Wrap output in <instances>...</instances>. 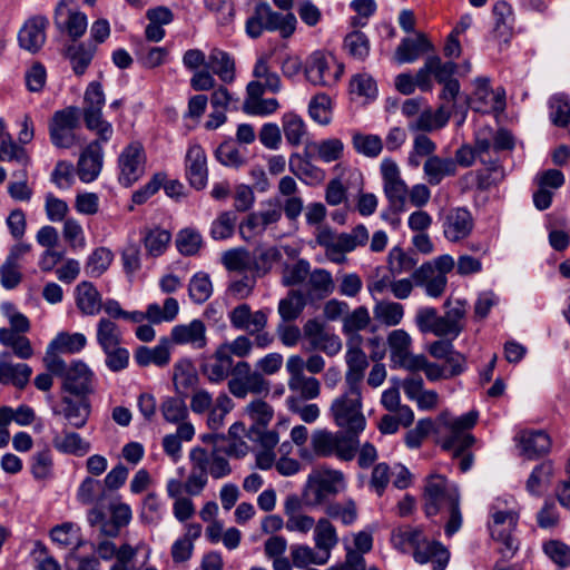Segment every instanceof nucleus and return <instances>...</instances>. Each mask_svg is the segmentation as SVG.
<instances>
[{
	"mask_svg": "<svg viewBox=\"0 0 570 570\" xmlns=\"http://www.w3.org/2000/svg\"><path fill=\"white\" fill-rule=\"evenodd\" d=\"M248 429L243 422H235L225 434L224 446H216L208 452L206 449L196 446L189 452V462H193V475L189 480L188 489L193 493H197L208 483V475L218 480L228 476L232 468L228 460L222 455L242 459L246 456L250 448L245 441L247 439Z\"/></svg>",
	"mask_w": 570,
	"mask_h": 570,
	"instance_id": "1",
	"label": "nucleus"
},
{
	"mask_svg": "<svg viewBox=\"0 0 570 570\" xmlns=\"http://www.w3.org/2000/svg\"><path fill=\"white\" fill-rule=\"evenodd\" d=\"M200 373L212 384H219L232 375L227 386L232 395L237 399H245L248 394L267 395L269 382L258 371H253L246 361L234 362L219 345L215 352L202 360Z\"/></svg>",
	"mask_w": 570,
	"mask_h": 570,
	"instance_id": "2",
	"label": "nucleus"
},
{
	"mask_svg": "<svg viewBox=\"0 0 570 570\" xmlns=\"http://www.w3.org/2000/svg\"><path fill=\"white\" fill-rule=\"evenodd\" d=\"M423 499L428 517L436 515L442 509H448L449 520L445 524L448 535L454 534L461 528L460 493L455 484L450 483L443 475L432 474L426 478Z\"/></svg>",
	"mask_w": 570,
	"mask_h": 570,
	"instance_id": "3",
	"label": "nucleus"
},
{
	"mask_svg": "<svg viewBox=\"0 0 570 570\" xmlns=\"http://www.w3.org/2000/svg\"><path fill=\"white\" fill-rule=\"evenodd\" d=\"M43 363L47 371L62 380V395L89 396L94 392V372L85 362L67 364L57 353L47 351Z\"/></svg>",
	"mask_w": 570,
	"mask_h": 570,
	"instance_id": "4",
	"label": "nucleus"
},
{
	"mask_svg": "<svg viewBox=\"0 0 570 570\" xmlns=\"http://www.w3.org/2000/svg\"><path fill=\"white\" fill-rule=\"evenodd\" d=\"M330 413L338 428L358 439L366 426L361 389L346 386L344 393L333 400Z\"/></svg>",
	"mask_w": 570,
	"mask_h": 570,
	"instance_id": "5",
	"label": "nucleus"
},
{
	"mask_svg": "<svg viewBox=\"0 0 570 570\" xmlns=\"http://www.w3.org/2000/svg\"><path fill=\"white\" fill-rule=\"evenodd\" d=\"M346 488L343 472L321 468L313 470L302 489L301 498L305 500L306 508H317L330 502L328 498L337 495Z\"/></svg>",
	"mask_w": 570,
	"mask_h": 570,
	"instance_id": "6",
	"label": "nucleus"
},
{
	"mask_svg": "<svg viewBox=\"0 0 570 570\" xmlns=\"http://www.w3.org/2000/svg\"><path fill=\"white\" fill-rule=\"evenodd\" d=\"M490 515L491 537L500 543L499 552L502 558L510 559L519 549L518 541L512 535L519 521V512L514 507H509L505 500L497 499L491 505Z\"/></svg>",
	"mask_w": 570,
	"mask_h": 570,
	"instance_id": "7",
	"label": "nucleus"
},
{
	"mask_svg": "<svg viewBox=\"0 0 570 570\" xmlns=\"http://www.w3.org/2000/svg\"><path fill=\"white\" fill-rule=\"evenodd\" d=\"M368 238V230L362 224L355 226L350 233L341 234L330 227H322L316 235L317 244L325 249L327 258L336 264L345 263V254L366 245Z\"/></svg>",
	"mask_w": 570,
	"mask_h": 570,
	"instance_id": "8",
	"label": "nucleus"
},
{
	"mask_svg": "<svg viewBox=\"0 0 570 570\" xmlns=\"http://www.w3.org/2000/svg\"><path fill=\"white\" fill-rule=\"evenodd\" d=\"M296 17L292 12H276L267 2L258 3L246 21L247 35L256 39L264 31H278L283 38L291 37L296 29Z\"/></svg>",
	"mask_w": 570,
	"mask_h": 570,
	"instance_id": "9",
	"label": "nucleus"
},
{
	"mask_svg": "<svg viewBox=\"0 0 570 570\" xmlns=\"http://www.w3.org/2000/svg\"><path fill=\"white\" fill-rule=\"evenodd\" d=\"M311 446L320 458L335 456L341 461H352L357 451L358 439L345 431L331 432L320 429L313 432Z\"/></svg>",
	"mask_w": 570,
	"mask_h": 570,
	"instance_id": "10",
	"label": "nucleus"
},
{
	"mask_svg": "<svg viewBox=\"0 0 570 570\" xmlns=\"http://www.w3.org/2000/svg\"><path fill=\"white\" fill-rule=\"evenodd\" d=\"M105 102L101 83L91 81L83 96V120L86 127L99 136L101 140H110L114 129L111 124L102 118Z\"/></svg>",
	"mask_w": 570,
	"mask_h": 570,
	"instance_id": "11",
	"label": "nucleus"
},
{
	"mask_svg": "<svg viewBox=\"0 0 570 570\" xmlns=\"http://www.w3.org/2000/svg\"><path fill=\"white\" fill-rule=\"evenodd\" d=\"M343 66L333 57H326L321 51L313 52L305 62V77L314 86L332 87L343 73Z\"/></svg>",
	"mask_w": 570,
	"mask_h": 570,
	"instance_id": "12",
	"label": "nucleus"
},
{
	"mask_svg": "<svg viewBox=\"0 0 570 570\" xmlns=\"http://www.w3.org/2000/svg\"><path fill=\"white\" fill-rule=\"evenodd\" d=\"M479 413L470 411L459 417L445 422L450 434L443 440V449L453 451L454 456L463 454L474 443V436L466 432L473 428L478 421Z\"/></svg>",
	"mask_w": 570,
	"mask_h": 570,
	"instance_id": "13",
	"label": "nucleus"
},
{
	"mask_svg": "<svg viewBox=\"0 0 570 570\" xmlns=\"http://www.w3.org/2000/svg\"><path fill=\"white\" fill-rule=\"evenodd\" d=\"M146 155L140 142L134 141L126 146L118 157V181L130 187L145 174Z\"/></svg>",
	"mask_w": 570,
	"mask_h": 570,
	"instance_id": "14",
	"label": "nucleus"
},
{
	"mask_svg": "<svg viewBox=\"0 0 570 570\" xmlns=\"http://www.w3.org/2000/svg\"><path fill=\"white\" fill-rule=\"evenodd\" d=\"M303 334L307 341V345L304 347L306 352L321 351L333 357L342 351L343 344L340 336L327 332L324 325L315 318L306 321Z\"/></svg>",
	"mask_w": 570,
	"mask_h": 570,
	"instance_id": "15",
	"label": "nucleus"
},
{
	"mask_svg": "<svg viewBox=\"0 0 570 570\" xmlns=\"http://www.w3.org/2000/svg\"><path fill=\"white\" fill-rule=\"evenodd\" d=\"M380 168L386 198L392 207L402 209L407 197L409 188L401 177L397 164L392 158H384Z\"/></svg>",
	"mask_w": 570,
	"mask_h": 570,
	"instance_id": "16",
	"label": "nucleus"
},
{
	"mask_svg": "<svg viewBox=\"0 0 570 570\" xmlns=\"http://www.w3.org/2000/svg\"><path fill=\"white\" fill-rule=\"evenodd\" d=\"M458 65L453 61L443 62L439 56H429L423 67L416 72V83L422 91H431L433 83L431 76L439 83H444L453 78L456 72Z\"/></svg>",
	"mask_w": 570,
	"mask_h": 570,
	"instance_id": "17",
	"label": "nucleus"
},
{
	"mask_svg": "<svg viewBox=\"0 0 570 570\" xmlns=\"http://www.w3.org/2000/svg\"><path fill=\"white\" fill-rule=\"evenodd\" d=\"M441 220L443 235L451 243H459L469 237L474 226L471 213L463 207L450 208Z\"/></svg>",
	"mask_w": 570,
	"mask_h": 570,
	"instance_id": "18",
	"label": "nucleus"
},
{
	"mask_svg": "<svg viewBox=\"0 0 570 570\" xmlns=\"http://www.w3.org/2000/svg\"><path fill=\"white\" fill-rule=\"evenodd\" d=\"M268 207L259 212L250 213L240 224L239 233L244 239H250L261 235L265 229L279 222L282 208L277 203H267Z\"/></svg>",
	"mask_w": 570,
	"mask_h": 570,
	"instance_id": "19",
	"label": "nucleus"
},
{
	"mask_svg": "<svg viewBox=\"0 0 570 570\" xmlns=\"http://www.w3.org/2000/svg\"><path fill=\"white\" fill-rule=\"evenodd\" d=\"M92 140L80 154L77 163V175L83 183H91L99 176L104 164V149L99 136Z\"/></svg>",
	"mask_w": 570,
	"mask_h": 570,
	"instance_id": "20",
	"label": "nucleus"
},
{
	"mask_svg": "<svg viewBox=\"0 0 570 570\" xmlns=\"http://www.w3.org/2000/svg\"><path fill=\"white\" fill-rule=\"evenodd\" d=\"M306 502L295 493L284 500L285 528L289 532L308 533L315 525V519L303 512Z\"/></svg>",
	"mask_w": 570,
	"mask_h": 570,
	"instance_id": "21",
	"label": "nucleus"
},
{
	"mask_svg": "<svg viewBox=\"0 0 570 570\" xmlns=\"http://www.w3.org/2000/svg\"><path fill=\"white\" fill-rule=\"evenodd\" d=\"M362 337L355 335L347 342L346 364L347 371L345 373V385L352 387H360L362 385L364 373L368 366L366 354L360 347Z\"/></svg>",
	"mask_w": 570,
	"mask_h": 570,
	"instance_id": "22",
	"label": "nucleus"
},
{
	"mask_svg": "<svg viewBox=\"0 0 570 570\" xmlns=\"http://www.w3.org/2000/svg\"><path fill=\"white\" fill-rule=\"evenodd\" d=\"M71 0H60L55 10V24L66 31L75 41L83 36L87 30L88 21L85 13L72 11L68 4Z\"/></svg>",
	"mask_w": 570,
	"mask_h": 570,
	"instance_id": "23",
	"label": "nucleus"
},
{
	"mask_svg": "<svg viewBox=\"0 0 570 570\" xmlns=\"http://www.w3.org/2000/svg\"><path fill=\"white\" fill-rule=\"evenodd\" d=\"M61 409L53 410L55 414L62 415L75 429L83 428L91 413L89 396L61 395Z\"/></svg>",
	"mask_w": 570,
	"mask_h": 570,
	"instance_id": "24",
	"label": "nucleus"
},
{
	"mask_svg": "<svg viewBox=\"0 0 570 570\" xmlns=\"http://www.w3.org/2000/svg\"><path fill=\"white\" fill-rule=\"evenodd\" d=\"M49 21L46 17H32L24 22L18 33L19 46L30 53L38 52L46 42V28Z\"/></svg>",
	"mask_w": 570,
	"mask_h": 570,
	"instance_id": "25",
	"label": "nucleus"
},
{
	"mask_svg": "<svg viewBox=\"0 0 570 570\" xmlns=\"http://www.w3.org/2000/svg\"><path fill=\"white\" fill-rule=\"evenodd\" d=\"M229 322L235 330L246 331L254 335L255 332H261L267 325L266 312L259 309L252 312L248 304H240L229 312Z\"/></svg>",
	"mask_w": 570,
	"mask_h": 570,
	"instance_id": "26",
	"label": "nucleus"
},
{
	"mask_svg": "<svg viewBox=\"0 0 570 570\" xmlns=\"http://www.w3.org/2000/svg\"><path fill=\"white\" fill-rule=\"evenodd\" d=\"M412 278L416 286L423 287L425 294L430 297H440L446 288L448 277L441 275L434 265L430 263L422 264L412 273Z\"/></svg>",
	"mask_w": 570,
	"mask_h": 570,
	"instance_id": "27",
	"label": "nucleus"
},
{
	"mask_svg": "<svg viewBox=\"0 0 570 570\" xmlns=\"http://www.w3.org/2000/svg\"><path fill=\"white\" fill-rule=\"evenodd\" d=\"M207 328L202 320H193L188 324H179L171 330V340L179 345H190L202 350L207 345Z\"/></svg>",
	"mask_w": 570,
	"mask_h": 570,
	"instance_id": "28",
	"label": "nucleus"
},
{
	"mask_svg": "<svg viewBox=\"0 0 570 570\" xmlns=\"http://www.w3.org/2000/svg\"><path fill=\"white\" fill-rule=\"evenodd\" d=\"M186 175L189 184L197 190L203 189L207 184V158L204 149L199 145H194L188 148L186 155Z\"/></svg>",
	"mask_w": 570,
	"mask_h": 570,
	"instance_id": "29",
	"label": "nucleus"
},
{
	"mask_svg": "<svg viewBox=\"0 0 570 570\" xmlns=\"http://www.w3.org/2000/svg\"><path fill=\"white\" fill-rule=\"evenodd\" d=\"M434 47L422 32H417L415 38H403L397 46L394 57L397 63H411L416 61L422 55L433 51Z\"/></svg>",
	"mask_w": 570,
	"mask_h": 570,
	"instance_id": "30",
	"label": "nucleus"
},
{
	"mask_svg": "<svg viewBox=\"0 0 570 570\" xmlns=\"http://www.w3.org/2000/svg\"><path fill=\"white\" fill-rule=\"evenodd\" d=\"M387 345L391 353V361L409 370L412 360L416 356L410 352L412 338L409 333L402 328L392 331L387 336Z\"/></svg>",
	"mask_w": 570,
	"mask_h": 570,
	"instance_id": "31",
	"label": "nucleus"
},
{
	"mask_svg": "<svg viewBox=\"0 0 570 570\" xmlns=\"http://www.w3.org/2000/svg\"><path fill=\"white\" fill-rule=\"evenodd\" d=\"M521 453L529 460L547 454L551 449V439L542 430L523 431L518 435Z\"/></svg>",
	"mask_w": 570,
	"mask_h": 570,
	"instance_id": "32",
	"label": "nucleus"
},
{
	"mask_svg": "<svg viewBox=\"0 0 570 570\" xmlns=\"http://www.w3.org/2000/svg\"><path fill=\"white\" fill-rule=\"evenodd\" d=\"M312 157L313 155L308 151L304 156L293 154L289 157V170L306 184H320L325 179L326 174L311 161Z\"/></svg>",
	"mask_w": 570,
	"mask_h": 570,
	"instance_id": "33",
	"label": "nucleus"
},
{
	"mask_svg": "<svg viewBox=\"0 0 570 570\" xmlns=\"http://www.w3.org/2000/svg\"><path fill=\"white\" fill-rule=\"evenodd\" d=\"M134 360L141 367L149 365L163 367L167 365L170 361L168 338H160L159 343L154 347L138 346L135 350Z\"/></svg>",
	"mask_w": 570,
	"mask_h": 570,
	"instance_id": "34",
	"label": "nucleus"
},
{
	"mask_svg": "<svg viewBox=\"0 0 570 570\" xmlns=\"http://www.w3.org/2000/svg\"><path fill=\"white\" fill-rule=\"evenodd\" d=\"M413 558L421 564L431 562L433 570H444L449 561V551L440 542L428 541L424 537L413 552Z\"/></svg>",
	"mask_w": 570,
	"mask_h": 570,
	"instance_id": "35",
	"label": "nucleus"
},
{
	"mask_svg": "<svg viewBox=\"0 0 570 570\" xmlns=\"http://www.w3.org/2000/svg\"><path fill=\"white\" fill-rule=\"evenodd\" d=\"M464 304L458 301L455 306L446 311L444 315L438 316L435 335L442 337L451 336L452 338L458 337L464 327Z\"/></svg>",
	"mask_w": 570,
	"mask_h": 570,
	"instance_id": "36",
	"label": "nucleus"
},
{
	"mask_svg": "<svg viewBox=\"0 0 570 570\" xmlns=\"http://www.w3.org/2000/svg\"><path fill=\"white\" fill-rule=\"evenodd\" d=\"M313 530L315 548L330 560L332 550L340 541L336 528L331 520L322 517L315 522Z\"/></svg>",
	"mask_w": 570,
	"mask_h": 570,
	"instance_id": "37",
	"label": "nucleus"
},
{
	"mask_svg": "<svg viewBox=\"0 0 570 570\" xmlns=\"http://www.w3.org/2000/svg\"><path fill=\"white\" fill-rule=\"evenodd\" d=\"M423 173L426 181L432 186H436L441 184L445 177L456 175L455 161H453L451 157L443 158L435 155L424 161Z\"/></svg>",
	"mask_w": 570,
	"mask_h": 570,
	"instance_id": "38",
	"label": "nucleus"
},
{
	"mask_svg": "<svg viewBox=\"0 0 570 570\" xmlns=\"http://www.w3.org/2000/svg\"><path fill=\"white\" fill-rule=\"evenodd\" d=\"M76 303L86 315H97L102 307L101 295L90 282H81L76 287Z\"/></svg>",
	"mask_w": 570,
	"mask_h": 570,
	"instance_id": "39",
	"label": "nucleus"
},
{
	"mask_svg": "<svg viewBox=\"0 0 570 570\" xmlns=\"http://www.w3.org/2000/svg\"><path fill=\"white\" fill-rule=\"evenodd\" d=\"M424 538L423 531L420 528L412 525H401L392 531L391 543L399 551L414 552L415 549L422 543Z\"/></svg>",
	"mask_w": 570,
	"mask_h": 570,
	"instance_id": "40",
	"label": "nucleus"
},
{
	"mask_svg": "<svg viewBox=\"0 0 570 570\" xmlns=\"http://www.w3.org/2000/svg\"><path fill=\"white\" fill-rule=\"evenodd\" d=\"M52 444L59 452L77 456H82L90 451L89 442L85 441L76 432L63 431L61 434H56L52 439Z\"/></svg>",
	"mask_w": 570,
	"mask_h": 570,
	"instance_id": "41",
	"label": "nucleus"
},
{
	"mask_svg": "<svg viewBox=\"0 0 570 570\" xmlns=\"http://www.w3.org/2000/svg\"><path fill=\"white\" fill-rule=\"evenodd\" d=\"M96 51V46L92 43H78L70 45L66 49V57L70 60L72 70L76 75L81 76L91 63Z\"/></svg>",
	"mask_w": 570,
	"mask_h": 570,
	"instance_id": "42",
	"label": "nucleus"
},
{
	"mask_svg": "<svg viewBox=\"0 0 570 570\" xmlns=\"http://www.w3.org/2000/svg\"><path fill=\"white\" fill-rule=\"evenodd\" d=\"M209 65L223 82L230 83L235 80V60L228 52L213 49L209 53Z\"/></svg>",
	"mask_w": 570,
	"mask_h": 570,
	"instance_id": "43",
	"label": "nucleus"
},
{
	"mask_svg": "<svg viewBox=\"0 0 570 570\" xmlns=\"http://www.w3.org/2000/svg\"><path fill=\"white\" fill-rule=\"evenodd\" d=\"M325 518L340 520L344 525L353 524L357 519V507L354 500L347 499L343 502L330 501L324 505Z\"/></svg>",
	"mask_w": 570,
	"mask_h": 570,
	"instance_id": "44",
	"label": "nucleus"
},
{
	"mask_svg": "<svg viewBox=\"0 0 570 570\" xmlns=\"http://www.w3.org/2000/svg\"><path fill=\"white\" fill-rule=\"evenodd\" d=\"M32 370L24 363L12 364L0 362V383H12L18 389H23L31 376Z\"/></svg>",
	"mask_w": 570,
	"mask_h": 570,
	"instance_id": "45",
	"label": "nucleus"
},
{
	"mask_svg": "<svg viewBox=\"0 0 570 570\" xmlns=\"http://www.w3.org/2000/svg\"><path fill=\"white\" fill-rule=\"evenodd\" d=\"M306 306V299L302 292L289 291L287 296L278 303V314L282 322H293L297 320Z\"/></svg>",
	"mask_w": 570,
	"mask_h": 570,
	"instance_id": "46",
	"label": "nucleus"
},
{
	"mask_svg": "<svg viewBox=\"0 0 570 570\" xmlns=\"http://www.w3.org/2000/svg\"><path fill=\"white\" fill-rule=\"evenodd\" d=\"M175 245L177 250L184 256H195L204 245L200 232L194 227H186L176 235Z\"/></svg>",
	"mask_w": 570,
	"mask_h": 570,
	"instance_id": "47",
	"label": "nucleus"
},
{
	"mask_svg": "<svg viewBox=\"0 0 570 570\" xmlns=\"http://www.w3.org/2000/svg\"><path fill=\"white\" fill-rule=\"evenodd\" d=\"M199 377L189 364H176L174 367V386L176 392L186 397L189 391L197 390Z\"/></svg>",
	"mask_w": 570,
	"mask_h": 570,
	"instance_id": "48",
	"label": "nucleus"
},
{
	"mask_svg": "<svg viewBox=\"0 0 570 570\" xmlns=\"http://www.w3.org/2000/svg\"><path fill=\"white\" fill-rule=\"evenodd\" d=\"M554 469L551 461H543L538 464L529 475L525 488L532 495H541L552 479Z\"/></svg>",
	"mask_w": 570,
	"mask_h": 570,
	"instance_id": "49",
	"label": "nucleus"
},
{
	"mask_svg": "<svg viewBox=\"0 0 570 570\" xmlns=\"http://www.w3.org/2000/svg\"><path fill=\"white\" fill-rule=\"evenodd\" d=\"M292 563L295 568L303 569L309 564H325L328 560L320 551L316 552L307 544L291 546Z\"/></svg>",
	"mask_w": 570,
	"mask_h": 570,
	"instance_id": "50",
	"label": "nucleus"
},
{
	"mask_svg": "<svg viewBox=\"0 0 570 570\" xmlns=\"http://www.w3.org/2000/svg\"><path fill=\"white\" fill-rule=\"evenodd\" d=\"M436 144L426 135L419 134L413 139V147L407 157V165L417 168L421 165V158H431L435 156Z\"/></svg>",
	"mask_w": 570,
	"mask_h": 570,
	"instance_id": "51",
	"label": "nucleus"
},
{
	"mask_svg": "<svg viewBox=\"0 0 570 570\" xmlns=\"http://www.w3.org/2000/svg\"><path fill=\"white\" fill-rule=\"evenodd\" d=\"M114 261L112 252L107 247L96 248L88 257L85 272L90 277L101 276Z\"/></svg>",
	"mask_w": 570,
	"mask_h": 570,
	"instance_id": "52",
	"label": "nucleus"
},
{
	"mask_svg": "<svg viewBox=\"0 0 570 570\" xmlns=\"http://www.w3.org/2000/svg\"><path fill=\"white\" fill-rule=\"evenodd\" d=\"M171 240V234L161 228L148 229L144 236V245L148 255L158 257L163 255Z\"/></svg>",
	"mask_w": 570,
	"mask_h": 570,
	"instance_id": "53",
	"label": "nucleus"
},
{
	"mask_svg": "<svg viewBox=\"0 0 570 570\" xmlns=\"http://www.w3.org/2000/svg\"><path fill=\"white\" fill-rule=\"evenodd\" d=\"M97 343L100 348L121 344L122 334L119 326L110 318L101 317L97 323Z\"/></svg>",
	"mask_w": 570,
	"mask_h": 570,
	"instance_id": "54",
	"label": "nucleus"
},
{
	"mask_svg": "<svg viewBox=\"0 0 570 570\" xmlns=\"http://www.w3.org/2000/svg\"><path fill=\"white\" fill-rule=\"evenodd\" d=\"M416 264L415 253L404 252L399 246L393 247L389 253V269L394 276L412 271Z\"/></svg>",
	"mask_w": 570,
	"mask_h": 570,
	"instance_id": "55",
	"label": "nucleus"
},
{
	"mask_svg": "<svg viewBox=\"0 0 570 570\" xmlns=\"http://www.w3.org/2000/svg\"><path fill=\"white\" fill-rule=\"evenodd\" d=\"M234 402L226 393H219L214 406L208 411L207 425L217 431L224 425L225 416L233 410Z\"/></svg>",
	"mask_w": 570,
	"mask_h": 570,
	"instance_id": "56",
	"label": "nucleus"
},
{
	"mask_svg": "<svg viewBox=\"0 0 570 570\" xmlns=\"http://www.w3.org/2000/svg\"><path fill=\"white\" fill-rule=\"evenodd\" d=\"M188 293L195 304H203L209 299L213 294V285L209 275L204 272L194 274L189 281Z\"/></svg>",
	"mask_w": 570,
	"mask_h": 570,
	"instance_id": "57",
	"label": "nucleus"
},
{
	"mask_svg": "<svg viewBox=\"0 0 570 570\" xmlns=\"http://www.w3.org/2000/svg\"><path fill=\"white\" fill-rule=\"evenodd\" d=\"M87 344V338L81 333H60L57 337L49 344L47 351H51L56 353V351L67 352V353H77L80 352Z\"/></svg>",
	"mask_w": 570,
	"mask_h": 570,
	"instance_id": "58",
	"label": "nucleus"
},
{
	"mask_svg": "<svg viewBox=\"0 0 570 570\" xmlns=\"http://www.w3.org/2000/svg\"><path fill=\"white\" fill-rule=\"evenodd\" d=\"M374 317L386 326H395L404 316L403 305L396 302H379L374 306Z\"/></svg>",
	"mask_w": 570,
	"mask_h": 570,
	"instance_id": "59",
	"label": "nucleus"
},
{
	"mask_svg": "<svg viewBox=\"0 0 570 570\" xmlns=\"http://www.w3.org/2000/svg\"><path fill=\"white\" fill-rule=\"evenodd\" d=\"M550 119L553 125L567 127L570 122V101L564 94H556L549 100Z\"/></svg>",
	"mask_w": 570,
	"mask_h": 570,
	"instance_id": "60",
	"label": "nucleus"
},
{
	"mask_svg": "<svg viewBox=\"0 0 570 570\" xmlns=\"http://www.w3.org/2000/svg\"><path fill=\"white\" fill-rule=\"evenodd\" d=\"M283 130L287 142L292 146L301 145L306 134L303 119L293 112H287L283 116Z\"/></svg>",
	"mask_w": 570,
	"mask_h": 570,
	"instance_id": "61",
	"label": "nucleus"
},
{
	"mask_svg": "<svg viewBox=\"0 0 570 570\" xmlns=\"http://www.w3.org/2000/svg\"><path fill=\"white\" fill-rule=\"evenodd\" d=\"M344 48L351 57L365 60L370 53V40L362 31H352L344 39Z\"/></svg>",
	"mask_w": 570,
	"mask_h": 570,
	"instance_id": "62",
	"label": "nucleus"
},
{
	"mask_svg": "<svg viewBox=\"0 0 570 570\" xmlns=\"http://www.w3.org/2000/svg\"><path fill=\"white\" fill-rule=\"evenodd\" d=\"M352 142L358 154L370 158L377 157L383 149V141L377 135L355 134Z\"/></svg>",
	"mask_w": 570,
	"mask_h": 570,
	"instance_id": "63",
	"label": "nucleus"
},
{
	"mask_svg": "<svg viewBox=\"0 0 570 570\" xmlns=\"http://www.w3.org/2000/svg\"><path fill=\"white\" fill-rule=\"evenodd\" d=\"M215 157L222 165L235 169L243 167L247 161L244 154L229 141H225L217 147Z\"/></svg>",
	"mask_w": 570,
	"mask_h": 570,
	"instance_id": "64",
	"label": "nucleus"
}]
</instances>
